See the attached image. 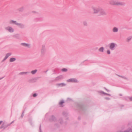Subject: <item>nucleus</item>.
I'll return each mask as SVG.
<instances>
[{
  "mask_svg": "<svg viewBox=\"0 0 132 132\" xmlns=\"http://www.w3.org/2000/svg\"><path fill=\"white\" fill-rule=\"evenodd\" d=\"M110 3L111 5H123L124 4L123 3L116 0H111L110 1Z\"/></svg>",
  "mask_w": 132,
  "mask_h": 132,
  "instance_id": "obj_1",
  "label": "nucleus"
},
{
  "mask_svg": "<svg viewBox=\"0 0 132 132\" xmlns=\"http://www.w3.org/2000/svg\"><path fill=\"white\" fill-rule=\"evenodd\" d=\"M98 13L100 15H104L106 14V13L103 9L100 8Z\"/></svg>",
  "mask_w": 132,
  "mask_h": 132,
  "instance_id": "obj_2",
  "label": "nucleus"
},
{
  "mask_svg": "<svg viewBox=\"0 0 132 132\" xmlns=\"http://www.w3.org/2000/svg\"><path fill=\"white\" fill-rule=\"evenodd\" d=\"M100 8H96L93 7L92 8V11L94 13H98Z\"/></svg>",
  "mask_w": 132,
  "mask_h": 132,
  "instance_id": "obj_3",
  "label": "nucleus"
},
{
  "mask_svg": "<svg viewBox=\"0 0 132 132\" xmlns=\"http://www.w3.org/2000/svg\"><path fill=\"white\" fill-rule=\"evenodd\" d=\"M14 121H12L11 123L9 124H7L6 125H5L4 123H3L2 126L1 127V128H5L10 126L12 123Z\"/></svg>",
  "mask_w": 132,
  "mask_h": 132,
  "instance_id": "obj_4",
  "label": "nucleus"
},
{
  "mask_svg": "<svg viewBox=\"0 0 132 132\" xmlns=\"http://www.w3.org/2000/svg\"><path fill=\"white\" fill-rule=\"evenodd\" d=\"M116 44L114 43H112L110 44V49L111 50H113L115 47Z\"/></svg>",
  "mask_w": 132,
  "mask_h": 132,
  "instance_id": "obj_5",
  "label": "nucleus"
},
{
  "mask_svg": "<svg viewBox=\"0 0 132 132\" xmlns=\"http://www.w3.org/2000/svg\"><path fill=\"white\" fill-rule=\"evenodd\" d=\"M10 23H13L15 24L18 25L20 27H22V25L21 24L17 23L16 22V21H14L13 20H11L10 21Z\"/></svg>",
  "mask_w": 132,
  "mask_h": 132,
  "instance_id": "obj_6",
  "label": "nucleus"
},
{
  "mask_svg": "<svg viewBox=\"0 0 132 132\" xmlns=\"http://www.w3.org/2000/svg\"><path fill=\"white\" fill-rule=\"evenodd\" d=\"M67 81L68 82H77L78 80L75 79H70L67 80Z\"/></svg>",
  "mask_w": 132,
  "mask_h": 132,
  "instance_id": "obj_7",
  "label": "nucleus"
},
{
  "mask_svg": "<svg viewBox=\"0 0 132 132\" xmlns=\"http://www.w3.org/2000/svg\"><path fill=\"white\" fill-rule=\"evenodd\" d=\"M6 29L10 32H12L13 31V29L10 27H8L6 28Z\"/></svg>",
  "mask_w": 132,
  "mask_h": 132,
  "instance_id": "obj_8",
  "label": "nucleus"
},
{
  "mask_svg": "<svg viewBox=\"0 0 132 132\" xmlns=\"http://www.w3.org/2000/svg\"><path fill=\"white\" fill-rule=\"evenodd\" d=\"M112 30L113 32H117L118 31V29L116 27H114Z\"/></svg>",
  "mask_w": 132,
  "mask_h": 132,
  "instance_id": "obj_9",
  "label": "nucleus"
},
{
  "mask_svg": "<svg viewBox=\"0 0 132 132\" xmlns=\"http://www.w3.org/2000/svg\"><path fill=\"white\" fill-rule=\"evenodd\" d=\"M22 45L24 46L29 47L30 46L29 44H26L24 43H23L21 44Z\"/></svg>",
  "mask_w": 132,
  "mask_h": 132,
  "instance_id": "obj_10",
  "label": "nucleus"
},
{
  "mask_svg": "<svg viewBox=\"0 0 132 132\" xmlns=\"http://www.w3.org/2000/svg\"><path fill=\"white\" fill-rule=\"evenodd\" d=\"M16 59L14 58H12L10 59V62H13L15 61Z\"/></svg>",
  "mask_w": 132,
  "mask_h": 132,
  "instance_id": "obj_11",
  "label": "nucleus"
},
{
  "mask_svg": "<svg viewBox=\"0 0 132 132\" xmlns=\"http://www.w3.org/2000/svg\"><path fill=\"white\" fill-rule=\"evenodd\" d=\"M11 55L10 53H8L7 54L5 57L4 60L6 59L9 56Z\"/></svg>",
  "mask_w": 132,
  "mask_h": 132,
  "instance_id": "obj_12",
  "label": "nucleus"
},
{
  "mask_svg": "<svg viewBox=\"0 0 132 132\" xmlns=\"http://www.w3.org/2000/svg\"><path fill=\"white\" fill-rule=\"evenodd\" d=\"M37 71V70H33L31 71V73L32 74H34Z\"/></svg>",
  "mask_w": 132,
  "mask_h": 132,
  "instance_id": "obj_13",
  "label": "nucleus"
},
{
  "mask_svg": "<svg viewBox=\"0 0 132 132\" xmlns=\"http://www.w3.org/2000/svg\"><path fill=\"white\" fill-rule=\"evenodd\" d=\"M104 50V48L103 47H101L99 49L100 51L103 52Z\"/></svg>",
  "mask_w": 132,
  "mask_h": 132,
  "instance_id": "obj_14",
  "label": "nucleus"
},
{
  "mask_svg": "<svg viewBox=\"0 0 132 132\" xmlns=\"http://www.w3.org/2000/svg\"><path fill=\"white\" fill-rule=\"evenodd\" d=\"M131 39V37H128L127 39V40L128 42H129Z\"/></svg>",
  "mask_w": 132,
  "mask_h": 132,
  "instance_id": "obj_15",
  "label": "nucleus"
},
{
  "mask_svg": "<svg viewBox=\"0 0 132 132\" xmlns=\"http://www.w3.org/2000/svg\"><path fill=\"white\" fill-rule=\"evenodd\" d=\"M59 85L60 86H64L65 85V84L63 83H62V84H59Z\"/></svg>",
  "mask_w": 132,
  "mask_h": 132,
  "instance_id": "obj_16",
  "label": "nucleus"
},
{
  "mask_svg": "<svg viewBox=\"0 0 132 132\" xmlns=\"http://www.w3.org/2000/svg\"><path fill=\"white\" fill-rule=\"evenodd\" d=\"M62 71H67V69L65 68H63L62 69Z\"/></svg>",
  "mask_w": 132,
  "mask_h": 132,
  "instance_id": "obj_17",
  "label": "nucleus"
},
{
  "mask_svg": "<svg viewBox=\"0 0 132 132\" xmlns=\"http://www.w3.org/2000/svg\"><path fill=\"white\" fill-rule=\"evenodd\" d=\"M107 53L108 54H110V51L109 50H108L107 51Z\"/></svg>",
  "mask_w": 132,
  "mask_h": 132,
  "instance_id": "obj_18",
  "label": "nucleus"
},
{
  "mask_svg": "<svg viewBox=\"0 0 132 132\" xmlns=\"http://www.w3.org/2000/svg\"><path fill=\"white\" fill-rule=\"evenodd\" d=\"M64 103V102H63V101H61L60 102L59 104H60L61 105V104H62V103Z\"/></svg>",
  "mask_w": 132,
  "mask_h": 132,
  "instance_id": "obj_19",
  "label": "nucleus"
},
{
  "mask_svg": "<svg viewBox=\"0 0 132 132\" xmlns=\"http://www.w3.org/2000/svg\"><path fill=\"white\" fill-rule=\"evenodd\" d=\"M36 94H34L33 95V96L34 97H36Z\"/></svg>",
  "mask_w": 132,
  "mask_h": 132,
  "instance_id": "obj_20",
  "label": "nucleus"
},
{
  "mask_svg": "<svg viewBox=\"0 0 132 132\" xmlns=\"http://www.w3.org/2000/svg\"><path fill=\"white\" fill-rule=\"evenodd\" d=\"M3 122L2 121H0V125Z\"/></svg>",
  "mask_w": 132,
  "mask_h": 132,
  "instance_id": "obj_21",
  "label": "nucleus"
}]
</instances>
